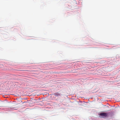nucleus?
Returning a JSON list of instances; mask_svg holds the SVG:
<instances>
[{
  "instance_id": "nucleus-1",
  "label": "nucleus",
  "mask_w": 120,
  "mask_h": 120,
  "mask_svg": "<svg viewBox=\"0 0 120 120\" xmlns=\"http://www.w3.org/2000/svg\"><path fill=\"white\" fill-rule=\"evenodd\" d=\"M109 113L108 112H102L100 113L99 115L101 117L104 118L107 117L108 116Z\"/></svg>"
},
{
  "instance_id": "nucleus-2",
  "label": "nucleus",
  "mask_w": 120,
  "mask_h": 120,
  "mask_svg": "<svg viewBox=\"0 0 120 120\" xmlns=\"http://www.w3.org/2000/svg\"><path fill=\"white\" fill-rule=\"evenodd\" d=\"M54 95L56 96H59L60 94L58 93H56L54 94Z\"/></svg>"
}]
</instances>
